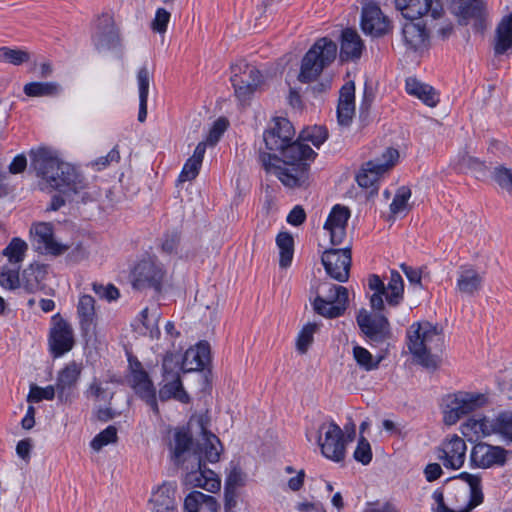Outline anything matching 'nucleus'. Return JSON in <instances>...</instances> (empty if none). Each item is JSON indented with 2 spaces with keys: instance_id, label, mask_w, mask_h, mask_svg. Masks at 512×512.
Wrapping results in <instances>:
<instances>
[{
  "instance_id": "obj_1",
  "label": "nucleus",
  "mask_w": 512,
  "mask_h": 512,
  "mask_svg": "<svg viewBox=\"0 0 512 512\" xmlns=\"http://www.w3.org/2000/svg\"><path fill=\"white\" fill-rule=\"evenodd\" d=\"M281 155L282 159H279L261 152L259 162L267 173L275 175L285 187L295 189L306 186L315 151L301 139L291 141Z\"/></svg>"
},
{
  "instance_id": "obj_2",
  "label": "nucleus",
  "mask_w": 512,
  "mask_h": 512,
  "mask_svg": "<svg viewBox=\"0 0 512 512\" xmlns=\"http://www.w3.org/2000/svg\"><path fill=\"white\" fill-rule=\"evenodd\" d=\"M31 167L45 184L64 194H77L88 187V182L72 164L59 158L56 151L39 147L30 151Z\"/></svg>"
},
{
  "instance_id": "obj_3",
  "label": "nucleus",
  "mask_w": 512,
  "mask_h": 512,
  "mask_svg": "<svg viewBox=\"0 0 512 512\" xmlns=\"http://www.w3.org/2000/svg\"><path fill=\"white\" fill-rule=\"evenodd\" d=\"M408 347L416 361L427 369L440 366L439 352L444 347V335L430 322L414 323L408 330Z\"/></svg>"
},
{
  "instance_id": "obj_4",
  "label": "nucleus",
  "mask_w": 512,
  "mask_h": 512,
  "mask_svg": "<svg viewBox=\"0 0 512 512\" xmlns=\"http://www.w3.org/2000/svg\"><path fill=\"white\" fill-rule=\"evenodd\" d=\"M203 443L197 450L193 451V461L185 466L190 470L189 481L195 486L205 489L209 492H216L220 489V480L216 474L206 468L205 462L215 463L220 458L222 446L218 437L204 430Z\"/></svg>"
},
{
  "instance_id": "obj_5",
  "label": "nucleus",
  "mask_w": 512,
  "mask_h": 512,
  "mask_svg": "<svg viewBox=\"0 0 512 512\" xmlns=\"http://www.w3.org/2000/svg\"><path fill=\"white\" fill-rule=\"evenodd\" d=\"M336 55L335 42L326 37L317 40L302 59L298 80L302 83L316 80L323 69L335 60Z\"/></svg>"
},
{
  "instance_id": "obj_6",
  "label": "nucleus",
  "mask_w": 512,
  "mask_h": 512,
  "mask_svg": "<svg viewBox=\"0 0 512 512\" xmlns=\"http://www.w3.org/2000/svg\"><path fill=\"white\" fill-rule=\"evenodd\" d=\"M460 478L467 485L455 484L447 490V501L453 512H471L484 500L481 478L467 472L461 473Z\"/></svg>"
},
{
  "instance_id": "obj_7",
  "label": "nucleus",
  "mask_w": 512,
  "mask_h": 512,
  "mask_svg": "<svg viewBox=\"0 0 512 512\" xmlns=\"http://www.w3.org/2000/svg\"><path fill=\"white\" fill-rule=\"evenodd\" d=\"M315 298L312 302L314 311L326 318H337L341 316L348 305V290L344 286L330 282L320 283L315 291Z\"/></svg>"
},
{
  "instance_id": "obj_8",
  "label": "nucleus",
  "mask_w": 512,
  "mask_h": 512,
  "mask_svg": "<svg viewBox=\"0 0 512 512\" xmlns=\"http://www.w3.org/2000/svg\"><path fill=\"white\" fill-rule=\"evenodd\" d=\"M368 288L372 291L370 296L371 308L376 312L384 310L383 296L390 306L399 305L404 296V282L401 275L392 270L387 285L376 274L369 275L367 279Z\"/></svg>"
},
{
  "instance_id": "obj_9",
  "label": "nucleus",
  "mask_w": 512,
  "mask_h": 512,
  "mask_svg": "<svg viewBox=\"0 0 512 512\" xmlns=\"http://www.w3.org/2000/svg\"><path fill=\"white\" fill-rule=\"evenodd\" d=\"M487 402V396L479 392L458 391L449 394L443 399V421L446 425H454L463 416L484 407Z\"/></svg>"
},
{
  "instance_id": "obj_10",
  "label": "nucleus",
  "mask_w": 512,
  "mask_h": 512,
  "mask_svg": "<svg viewBox=\"0 0 512 512\" xmlns=\"http://www.w3.org/2000/svg\"><path fill=\"white\" fill-rule=\"evenodd\" d=\"M230 81L236 98L246 103L262 85L263 77L255 66L240 61L231 66Z\"/></svg>"
},
{
  "instance_id": "obj_11",
  "label": "nucleus",
  "mask_w": 512,
  "mask_h": 512,
  "mask_svg": "<svg viewBox=\"0 0 512 512\" xmlns=\"http://www.w3.org/2000/svg\"><path fill=\"white\" fill-rule=\"evenodd\" d=\"M317 442L326 458L335 462L344 459L346 441L342 429L334 421L323 422L319 426Z\"/></svg>"
},
{
  "instance_id": "obj_12",
  "label": "nucleus",
  "mask_w": 512,
  "mask_h": 512,
  "mask_svg": "<svg viewBox=\"0 0 512 512\" xmlns=\"http://www.w3.org/2000/svg\"><path fill=\"white\" fill-rule=\"evenodd\" d=\"M399 159V152L394 148H386L380 158L364 163L356 175L359 186L369 188L373 186L379 177L390 170Z\"/></svg>"
},
{
  "instance_id": "obj_13",
  "label": "nucleus",
  "mask_w": 512,
  "mask_h": 512,
  "mask_svg": "<svg viewBox=\"0 0 512 512\" xmlns=\"http://www.w3.org/2000/svg\"><path fill=\"white\" fill-rule=\"evenodd\" d=\"M322 264L326 273L339 282H346L349 279L351 267V248H333L324 251Z\"/></svg>"
},
{
  "instance_id": "obj_14",
  "label": "nucleus",
  "mask_w": 512,
  "mask_h": 512,
  "mask_svg": "<svg viewBox=\"0 0 512 512\" xmlns=\"http://www.w3.org/2000/svg\"><path fill=\"white\" fill-rule=\"evenodd\" d=\"M165 276L163 266L154 259H143L132 272L133 286L136 289L153 288L160 290Z\"/></svg>"
},
{
  "instance_id": "obj_15",
  "label": "nucleus",
  "mask_w": 512,
  "mask_h": 512,
  "mask_svg": "<svg viewBox=\"0 0 512 512\" xmlns=\"http://www.w3.org/2000/svg\"><path fill=\"white\" fill-rule=\"evenodd\" d=\"M510 451L501 446L480 442L473 446L470 453L471 464L477 468L489 469L507 464Z\"/></svg>"
},
{
  "instance_id": "obj_16",
  "label": "nucleus",
  "mask_w": 512,
  "mask_h": 512,
  "mask_svg": "<svg viewBox=\"0 0 512 512\" xmlns=\"http://www.w3.org/2000/svg\"><path fill=\"white\" fill-rule=\"evenodd\" d=\"M75 344L73 328L60 314L52 317L49 333L50 351L54 357H61L69 352Z\"/></svg>"
},
{
  "instance_id": "obj_17",
  "label": "nucleus",
  "mask_w": 512,
  "mask_h": 512,
  "mask_svg": "<svg viewBox=\"0 0 512 512\" xmlns=\"http://www.w3.org/2000/svg\"><path fill=\"white\" fill-rule=\"evenodd\" d=\"M356 320L362 333L372 342L382 343L391 336L389 321L382 314H371L362 309Z\"/></svg>"
},
{
  "instance_id": "obj_18",
  "label": "nucleus",
  "mask_w": 512,
  "mask_h": 512,
  "mask_svg": "<svg viewBox=\"0 0 512 512\" xmlns=\"http://www.w3.org/2000/svg\"><path fill=\"white\" fill-rule=\"evenodd\" d=\"M467 445L458 435L448 436L436 449L437 459L447 469L458 470L462 468L466 459Z\"/></svg>"
},
{
  "instance_id": "obj_19",
  "label": "nucleus",
  "mask_w": 512,
  "mask_h": 512,
  "mask_svg": "<svg viewBox=\"0 0 512 512\" xmlns=\"http://www.w3.org/2000/svg\"><path fill=\"white\" fill-rule=\"evenodd\" d=\"M294 135V127L288 119L276 118L273 124L264 132L263 140L268 150L282 153L292 141Z\"/></svg>"
},
{
  "instance_id": "obj_20",
  "label": "nucleus",
  "mask_w": 512,
  "mask_h": 512,
  "mask_svg": "<svg viewBox=\"0 0 512 512\" xmlns=\"http://www.w3.org/2000/svg\"><path fill=\"white\" fill-rule=\"evenodd\" d=\"M172 364L173 361L170 358H165L163 360L162 367L164 385L159 390V398L161 401L174 398L181 403H188L190 397L184 390L179 372L172 371Z\"/></svg>"
},
{
  "instance_id": "obj_21",
  "label": "nucleus",
  "mask_w": 512,
  "mask_h": 512,
  "mask_svg": "<svg viewBox=\"0 0 512 512\" xmlns=\"http://www.w3.org/2000/svg\"><path fill=\"white\" fill-rule=\"evenodd\" d=\"M83 366L81 363L71 361L66 364L57 375L55 387L60 402H69L80 379Z\"/></svg>"
},
{
  "instance_id": "obj_22",
  "label": "nucleus",
  "mask_w": 512,
  "mask_h": 512,
  "mask_svg": "<svg viewBox=\"0 0 512 512\" xmlns=\"http://www.w3.org/2000/svg\"><path fill=\"white\" fill-rule=\"evenodd\" d=\"M37 250L41 253L61 255L68 250V246L60 243L54 237L53 226L50 223H37L30 229Z\"/></svg>"
},
{
  "instance_id": "obj_23",
  "label": "nucleus",
  "mask_w": 512,
  "mask_h": 512,
  "mask_svg": "<svg viewBox=\"0 0 512 512\" xmlns=\"http://www.w3.org/2000/svg\"><path fill=\"white\" fill-rule=\"evenodd\" d=\"M398 10L406 20L418 19L429 13L436 19L441 16L442 6L433 0H395Z\"/></svg>"
},
{
  "instance_id": "obj_24",
  "label": "nucleus",
  "mask_w": 512,
  "mask_h": 512,
  "mask_svg": "<svg viewBox=\"0 0 512 512\" xmlns=\"http://www.w3.org/2000/svg\"><path fill=\"white\" fill-rule=\"evenodd\" d=\"M361 27L365 34L378 37L389 31L390 22L379 6L368 3L362 9Z\"/></svg>"
},
{
  "instance_id": "obj_25",
  "label": "nucleus",
  "mask_w": 512,
  "mask_h": 512,
  "mask_svg": "<svg viewBox=\"0 0 512 512\" xmlns=\"http://www.w3.org/2000/svg\"><path fill=\"white\" fill-rule=\"evenodd\" d=\"M349 218V208L339 204L332 208L324 224V229L329 232L330 242L333 246H338L345 240L346 227Z\"/></svg>"
},
{
  "instance_id": "obj_26",
  "label": "nucleus",
  "mask_w": 512,
  "mask_h": 512,
  "mask_svg": "<svg viewBox=\"0 0 512 512\" xmlns=\"http://www.w3.org/2000/svg\"><path fill=\"white\" fill-rule=\"evenodd\" d=\"M355 115V86L353 82H348L340 89L339 101L337 106L338 124L348 127Z\"/></svg>"
},
{
  "instance_id": "obj_27",
  "label": "nucleus",
  "mask_w": 512,
  "mask_h": 512,
  "mask_svg": "<svg viewBox=\"0 0 512 512\" xmlns=\"http://www.w3.org/2000/svg\"><path fill=\"white\" fill-rule=\"evenodd\" d=\"M47 275V265L39 263L31 264L22 273L20 288L28 294L40 292L45 288Z\"/></svg>"
},
{
  "instance_id": "obj_28",
  "label": "nucleus",
  "mask_w": 512,
  "mask_h": 512,
  "mask_svg": "<svg viewBox=\"0 0 512 512\" xmlns=\"http://www.w3.org/2000/svg\"><path fill=\"white\" fill-rule=\"evenodd\" d=\"M210 361V345L208 342H199L183 355L181 369L184 372L202 370Z\"/></svg>"
},
{
  "instance_id": "obj_29",
  "label": "nucleus",
  "mask_w": 512,
  "mask_h": 512,
  "mask_svg": "<svg viewBox=\"0 0 512 512\" xmlns=\"http://www.w3.org/2000/svg\"><path fill=\"white\" fill-rule=\"evenodd\" d=\"M483 285V276L472 266H461L457 272L456 289L459 293L473 296Z\"/></svg>"
},
{
  "instance_id": "obj_30",
  "label": "nucleus",
  "mask_w": 512,
  "mask_h": 512,
  "mask_svg": "<svg viewBox=\"0 0 512 512\" xmlns=\"http://www.w3.org/2000/svg\"><path fill=\"white\" fill-rule=\"evenodd\" d=\"M192 437L188 431L177 429L173 434V443L171 444L172 459L179 465L193 461Z\"/></svg>"
},
{
  "instance_id": "obj_31",
  "label": "nucleus",
  "mask_w": 512,
  "mask_h": 512,
  "mask_svg": "<svg viewBox=\"0 0 512 512\" xmlns=\"http://www.w3.org/2000/svg\"><path fill=\"white\" fill-rule=\"evenodd\" d=\"M176 487L170 483H164L153 491L150 505L153 512H173L176 508Z\"/></svg>"
},
{
  "instance_id": "obj_32",
  "label": "nucleus",
  "mask_w": 512,
  "mask_h": 512,
  "mask_svg": "<svg viewBox=\"0 0 512 512\" xmlns=\"http://www.w3.org/2000/svg\"><path fill=\"white\" fill-rule=\"evenodd\" d=\"M364 49L360 35L353 29L343 30L341 35L340 57L342 60L359 59Z\"/></svg>"
},
{
  "instance_id": "obj_33",
  "label": "nucleus",
  "mask_w": 512,
  "mask_h": 512,
  "mask_svg": "<svg viewBox=\"0 0 512 512\" xmlns=\"http://www.w3.org/2000/svg\"><path fill=\"white\" fill-rule=\"evenodd\" d=\"M402 35L405 45L411 50H420L426 46L428 33L423 25L406 20L402 27Z\"/></svg>"
},
{
  "instance_id": "obj_34",
  "label": "nucleus",
  "mask_w": 512,
  "mask_h": 512,
  "mask_svg": "<svg viewBox=\"0 0 512 512\" xmlns=\"http://www.w3.org/2000/svg\"><path fill=\"white\" fill-rule=\"evenodd\" d=\"M185 512H218L219 505L213 496L192 491L184 500Z\"/></svg>"
},
{
  "instance_id": "obj_35",
  "label": "nucleus",
  "mask_w": 512,
  "mask_h": 512,
  "mask_svg": "<svg viewBox=\"0 0 512 512\" xmlns=\"http://www.w3.org/2000/svg\"><path fill=\"white\" fill-rule=\"evenodd\" d=\"M77 315L80 328L84 333H88L96 321L95 300L90 295H82L77 305Z\"/></svg>"
},
{
  "instance_id": "obj_36",
  "label": "nucleus",
  "mask_w": 512,
  "mask_h": 512,
  "mask_svg": "<svg viewBox=\"0 0 512 512\" xmlns=\"http://www.w3.org/2000/svg\"><path fill=\"white\" fill-rule=\"evenodd\" d=\"M406 92L409 95L417 97L424 104L434 107L439 102L438 94L428 84L418 81L416 78H408L406 80Z\"/></svg>"
},
{
  "instance_id": "obj_37",
  "label": "nucleus",
  "mask_w": 512,
  "mask_h": 512,
  "mask_svg": "<svg viewBox=\"0 0 512 512\" xmlns=\"http://www.w3.org/2000/svg\"><path fill=\"white\" fill-rule=\"evenodd\" d=\"M460 431L462 435L469 440L480 437H486L494 433L492 424L485 418H469L461 424Z\"/></svg>"
},
{
  "instance_id": "obj_38",
  "label": "nucleus",
  "mask_w": 512,
  "mask_h": 512,
  "mask_svg": "<svg viewBox=\"0 0 512 512\" xmlns=\"http://www.w3.org/2000/svg\"><path fill=\"white\" fill-rule=\"evenodd\" d=\"M206 152V143L200 142L196 146L193 155L186 161L179 175V181L185 182L193 180L199 174L200 167Z\"/></svg>"
},
{
  "instance_id": "obj_39",
  "label": "nucleus",
  "mask_w": 512,
  "mask_h": 512,
  "mask_svg": "<svg viewBox=\"0 0 512 512\" xmlns=\"http://www.w3.org/2000/svg\"><path fill=\"white\" fill-rule=\"evenodd\" d=\"M61 91V85L57 82H30L23 87L28 97H56Z\"/></svg>"
},
{
  "instance_id": "obj_40",
  "label": "nucleus",
  "mask_w": 512,
  "mask_h": 512,
  "mask_svg": "<svg viewBox=\"0 0 512 512\" xmlns=\"http://www.w3.org/2000/svg\"><path fill=\"white\" fill-rule=\"evenodd\" d=\"M512 48V13L504 17L497 28L495 53L504 54Z\"/></svg>"
},
{
  "instance_id": "obj_41",
  "label": "nucleus",
  "mask_w": 512,
  "mask_h": 512,
  "mask_svg": "<svg viewBox=\"0 0 512 512\" xmlns=\"http://www.w3.org/2000/svg\"><path fill=\"white\" fill-rule=\"evenodd\" d=\"M94 43L99 51L116 47L119 43V34L114 24L110 23L99 29L94 36Z\"/></svg>"
},
{
  "instance_id": "obj_42",
  "label": "nucleus",
  "mask_w": 512,
  "mask_h": 512,
  "mask_svg": "<svg viewBox=\"0 0 512 512\" xmlns=\"http://www.w3.org/2000/svg\"><path fill=\"white\" fill-rule=\"evenodd\" d=\"M276 244L280 250L279 265L287 268L291 265L294 253V239L288 232H280L276 237Z\"/></svg>"
},
{
  "instance_id": "obj_43",
  "label": "nucleus",
  "mask_w": 512,
  "mask_h": 512,
  "mask_svg": "<svg viewBox=\"0 0 512 512\" xmlns=\"http://www.w3.org/2000/svg\"><path fill=\"white\" fill-rule=\"evenodd\" d=\"M28 246L20 238H13L8 246L3 250V255L8 258L7 265L21 267Z\"/></svg>"
},
{
  "instance_id": "obj_44",
  "label": "nucleus",
  "mask_w": 512,
  "mask_h": 512,
  "mask_svg": "<svg viewBox=\"0 0 512 512\" xmlns=\"http://www.w3.org/2000/svg\"><path fill=\"white\" fill-rule=\"evenodd\" d=\"M454 10L463 18H480L484 4L482 0H454Z\"/></svg>"
},
{
  "instance_id": "obj_45",
  "label": "nucleus",
  "mask_w": 512,
  "mask_h": 512,
  "mask_svg": "<svg viewBox=\"0 0 512 512\" xmlns=\"http://www.w3.org/2000/svg\"><path fill=\"white\" fill-rule=\"evenodd\" d=\"M159 318L160 313L157 309L152 312H150L148 308L143 309L139 314V321L143 326L141 333L148 334L151 338H158L160 335V330L158 328Z\"/></svg>"
},
{
  "instance_id": "obj_46",
  "label": "nucleus",
  "mask_w": 512,
  "mask_h": 512,
  "mask_svg": "<svg viewBox=\"0 0 512 512\" xmlns=\"http://www.w3.org/2000/svg\"><path fill=\"white\" fill-rule=\"evenodd\" d=\"M21 267L3 265L0 267V285L4 289L15 290L20 288L19 271Z\"/></svg>"
},
{
  "instance_id": "obj_47",
  "label": "nucleus",
  "mask_w": 512,
  "mask_h": 512,
  "mask_svg": "<svg viewBox=\"0 0 512 512\" xmlns=\"http://www.w3.org/2000/svg\"><path fill=\"white\" fill-rule=\"evenodd\" d=\"M133 389L135 390L136 394L139 395V397L143 399L147 405L150 406L155 414L159 413L156 400V390L150 379L146 380L145 382H141L139 386H135Z\"/></svg>"
},
{
  "instance_id": "obj_48",
  "label": "nucleus",
  "mask_w": 512,
  "mask_h": 512,
  "mask_svg": "<svg viewBox=\"0 0 512 512\" xmlns=\"http://www.w3.org/2000/svg\"><path fill=\"white\" fill-rule=\"evenodd\" d=\"M30 60L28 52L20 49H12L9 47L0 48V62H7L13 65H21Z\"/></svg>"
},
{
  "instance_id": "obj_49",
  "label": "nucleus",
  "mask_w": 512,
  "mask_h": 512,
  "mask_svg": "<svg viewBox=\"0 0 512 512\" xmlns=\"http://www.w3.org/2000/svg\"><path fill=\"white\" fill-rule=\"evenodd\" d=\"M492 426L494 433L501 434L508 443L512 442V413L499 414Z\"/></svg>"
},
{
  "instance_id": "obj_50",
  "label": "nucleus",
  "mask_w": 512,
  "mask_h": 512,
  "mask_svg": "<svg viewBox=\"0 0 512 512\" xmlns=\"http://www.w3.org/2000/svg\"><path fill=\"white\" fill-rule=\"evenodd\" d=\"M353 356L357 364L366 371L374 370L379 365V360H374L372 354L361 346H354Z\"/></svg>"
},
{
  "instance_id": "obj_51",
  "label": "nucleus",
  "mask_w": 512,
  "mask_h": 512,
  "mask_svg": "<svg viewBox=\"0 0 512 512\" xmlns=\"http://www.w3.org/2000/svg\"><path fill=\"white\" fill-rule=\"evenodd\" d=\"M117 438V429L114 426H108L93 438L90 445L95 451H100L104 446L115 443Z\"/></svg>"
},
{
  "instance_id": "obj_52",
  "label": "nucleus",
  "mask_w": 512,
  "mask_h": 512,
  "mask_svg": "<svg viewBox=\"0 0 512 512\" xmlns=\"http://www.w3.org/2000/svg\"><path fill=\"white\" fill-rule=\"evenodd\" d=\"M56 394L57 390L55 385H48L44 388L37 385H32L30 387L27 401L37 403L42 400H53Z\"/></svg>"
},
{
  "instance_id": "obj_53",
  "label": "nucleus",
  "mask_w": 512,
  "mask_h": 512,
  "mask_svg": "<svg viewBox=\"0 0 512 512\" xmlns=\"http://www.w3.org/2000/svg\"><path fill=\"white\" fill-rule=\"evenodd\" d=\"M318 326L314 323H308L303 327V329L300 331L298 338H297V349L300 353L304 354L307 352L309 346L313 342V336L315 332L317 331Z\"/></svg>"
},
{
  "instance_id": "obj_54",
  "label": "nucleus",
  "mask_w": 512,
  "mask_h": 512,
  "mask_svg": "<svg viewBox=\"0 0 512 512\" xmlns=\"http://www.w3.org/2000/svg\"><path fill=\"white\" fill-rule=\"evenodd\" d=\"M411 197V191L409 188L402 186L400 187L392 203L390 204V211L393 215L400 214L405 211L409 198Z\"/></svg>"
},
{
  "instance_id": "obj_55",
  "label": "nucleus",
  "mask_w": 512,
  "mask_h": 512,
  "mask_svg": "<svg viewBox=\"0 0 512 512\" xmlns=\"http://www.w3.org/2000/svg\"><path fill=\"white\" fill-rule=\"evenodd\" d=\"M92 289L99 298L108 302L115 301L120 297L119 289L113 284L103 285L95 282L92 284Z\"/></svg>"
},
{
  "instance_id": "obj_56",
  "label": "nucleus",
  "mask_w": 512,
  "mask_h": 512,
  "mask_svg": "<svg viewBox=\"0 0 512 512\" xmlns=\"http://www.w3.org/2000/svg\"><path fill=\"white\" fill-rule=\"evenodd\" d=\"M354 458L356 461L362 463L363 465L369 464L372 459L370 443L363 436H360L358 440L357 447L354 451Z\"/></svg>"
},
{
  "instance_id": "obj_57",
  "label": "nucleus",
  "mask_w": 512,
  "mask_h": 512,
  "mask_svg": "<svg viewBox=\"0 0 512 512\" xmlns=\"http://www.w3.org/2000/svg\"><path fill=\"white\" fill-rule=\"evenodd\" d=\"M228 125L229 123L227 119L223 117L218 118L212 125L206 138V141L204 143H206V145H215L220 140L223 133L226 131Z\"/></svg>"
},
{
  "instance_id": "obj_58",
  "label": "nucleus",
  "mask_w": 512,
  "mask_h": 512,
  "mask_svg": "<svg viewBox=\"0 0 512 512\" xmlns=\"http://www.w3.org/2000/svg\"><path fill=\"white\" fill-rule=\"evenodd\" d=\"M494 181L503 189L512 192V169L496 167L492 175Z\"/></svg>"
},
{
  "instance_id": "obj_59",
  "label": "nucleus",
  "mask_w": 512,
  "mask_h": 512,
  "mask_svg": "<svg viewBox=\"0 0 512 512\" xmlns=\"http://www.w3.org/2000/svg\"><path fill=\"white\" fill-rule=\"evenodd\" d=\"M327 131L321 126H315L311 130L304 131L301 135L303 141H309L319 147L327 139Z\"/></svg>"
},
{
  "instance_id": "obj_60",
  "label": "nucleus",
  "mask_w": 512,
  "mask_h": 512,
  "mask_svg": "<svg viewBox=\"0 0 512 512\" xmlns=\"http://www.w3.org/2000/svg\"><path fill=\"white\" fill-rule=\"evenodd\" d=\"M120 152L118 145L114 146L111 151L108 152L106 156H101L97 158L93 163L92 166L95 167L96 170L100 171L108 166H110L113 163H118L120 161Z\"/></svg>"
},
{
  "instance_id": "obj_61",
  "label": "nucleus",
  "mask_w": 512,
  "mask_h": 512,
  "mask_svg": "<svg viewBox=\"0 0 512 512\" xmlns=\"http://www.w3.org/2000/svg\"><path fill=\"white\" fill-rule=\"evenodd\" d=\"M137 82L139 89V99H148L150 75L147 67L144 66L139 69L137 74Z\"/></svg>"
},
{
  "instance_id": "obj_62",
  "label": "nucleus",
  "mask_w": 512,
  "mask_h": 512,
  "mask_svg": "<svg viewBox=\"0 0 512 512\" xmlns=\"http://www.w3.org/2000/svg\"><path fill=\"white\" fill-rule=\"evenodd\" d=\"M170 20V13L164 8H159L156 11L155 18L152 22L154 31L164 33L167 30V25Z\"/></svg>"
},
{
  "instance_id": "obj_63",
  "label": "nucleus",
  "mask_w": 512,
  "mask_h": 512,
  "mask_svg": "<svg viewBox=\"0 0 512 512\" xmlns=\"http://www.w3.org/2000/svg\"><path fill=\"white\" fill-rule=\"evenodd\" d=\"M432 498L436 503V505L432 507V512H453L449 502L447 499L445 500L443 490L436 489L432 494Z\"/></svg>"
},
{
  "instance_id": "obj_64",
  "label": "nucleus",
  "mask_w": 512,
  "mask_h": 512,
  "mask_svg": "<svg viewBox=\"0 0 512 512\" xmlns=\"http://www.w3.org/2000/svg\"><path fill=\"white\" fill-rule=\"evenodd\" d=\"M244 482V473L239 468L234 467L226 478L225 487L236 489L237 487L244 485Z\"/></svg>"
}]
</instances>
